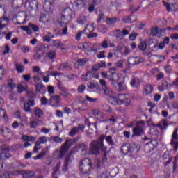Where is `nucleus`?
<instances>
[{
	"instance_id": "nucleus-1",
	"label": "nucleus",
	"mask_w": 178,
	"mask_h": 178,
	"mask_svg": "<svg viewBox=\"0 0 178 178\" xmlns=\"http://www.w3.org/2000/svg\"><path fill=\"white\" fill-rule=\"evenodd\" d=\"M104 140H105V136L101 135L97 140H92L90 143L89 149H90L91 154L98 155L101 149H107L108 147L104 145Z\"/></svg>"
},
{
	"instance_id": "nucleus-2",
	"label": "nucleus",
	"mask_w": 178,
	"mask_h": 178,
	"mask_svg": "<svg viewBox=\"0 0 178 178\" xmlns=\"http://www.w3.org/2000/svg\"><path fill=\"white\" fill-rule=\"evenodd\" d=\"M112 101L113 105H124L125 106L131 105V100L126 95H118L116 98H113Z\"/></svg>"
},
{
	"instance_id": "nucleus-3",
	"label": "nucleus",
	"mask_w": 178,
	"mask_h": 178,
	"mask_svg": "<svg viewBox=\"0 0 178 178\" xmlns=\"http://www.w3.org/2000/svg\"><path fill=\"white\" fill-rule=\"evenodd\" d=\"M92 168V163L90 159H83L80 161L79 170L83 175H88Z\"/></svg>"
},
{
	"instance_id": "nucleus-4",
	"label": "nucleus",
	"mask_w": 178,
	"mask_h": 178,
	"mask_svg": "<svg viewBox=\"0 0 178 178\" xmlns=\"http://www.w3.org/2000/svg\"><path fill=\"white\" fill-rule=\"evenodd\" d=\"M77 143V139H68L65 140V143L61 145L60 152V159H62L65 155H66V152H67L70 148L71 145Z\"/></svg>"
},
{
	"instance_id": "nucleus-5",
	"label": "nucleus",
	"mask_w": 178,
	"mask_h": 178,
	"mask_svg": "<svg viewBox=\"0 0 178 178\" xmlns=\"http://www.w3.org/2000/svg\"><path fill=\"white\" fill-rule=\"evenodd\" d=\"M90 44L89 43L85 42L79 44V48H80V49H84L86 55H90L92 52H95V54H96V52L98 51V47H99V44L95 43L92 47H90Z\"/></svg>"
},
{
	"instance_id": "nucleus-6",
	"label": "nucleus",
	"mask_w": 178,
	"mask_h": 178,
	"mask_svg": "<svg viewBox=\"0 0 178 178\" xmlns=\"http://www.w3.org/2000/svg\"><path fill=\"white\" fill-rule=\"evenodd\" d=\"M158 147V141L156 140H151L149 143H147L144 146V150L146 154H149Z\"/></svg>"
},
{
	"instance_id": "nucleus-7",
	"label": "nucleus",
	"mask_w": 178,
	"mask_h": 178,
	"mask_svg": "<svg viewBox=\"0 0 178 178\" xmlns=\"http://www.w3.org/2000/svg\"><path fill=\"white\" fill-rule=\"evenodd\" d=\"M178 128H176L172 134L170 145L172 147L174 151H177L178 149Z\"/></svg>"
},
{
	"instance_id": "nucleus-8",
	"label": "nucleus",
	"mask_w": 178,
	"mask_h": 178,
	"mask_svg": "<svg viewBox=\"0 0 178 178\" xmlns=\"http://www.w3.org/2000/svg\"><path fill=\"white\" fill-rule=\"evenodd\" d=\"M121 151L124 155H127L129 152L131 154H133V152H138L139 149H133L131 145H130V143H127L122 146Z\"/></svg>"
},
{
	"instance_id": "nucleus-9",
	"label": "nucleus",
	"mask_w": 178,
	"mask_h": 178,
	"mask_svg": "<svg viewBox=\"0 0 178 178\" xmlns=\"http://www.w3.org/2000/svg\"><path fill=\"white\" fill-rule=\"evenodd\" d=\"M151 34L152 35H153V37H155L157 35V37L161 38V37H162V35L165 34V30L159 29L157 27H154L152 29Z\"/></svg>"
},
{
	"instance_id": "nucleus-10",
	"label": "nucleus",
	"mask_w": 178,
	"mask_h": 178,
	"mask_svg": "<svg viewBox=\"0 0 178 178\" xmlns=\"http://www.w3.org/2000/svg\"><path fill=\"white\" fill-rule=\"evenodd\" d=\"M130 86L133 88H138L141 86V81L137 76H133L130 81Z\"/></svg>"
},
{
	"instance_id": "nucleus-11",
	"label": "nucleus",
	"mask_w": 178,
	"mask_h": 178,
	"mask_svg": "<svg viewBox=\"0 0 178 178\" xmlns=\"http://www.w3.org/2000/svg\"><path fill=\"white\" fill-rule=\"evenodd\" d=\"M102 91L106 97H109V98H111L110 102L112 104V102H113V100L112 99H113V98H116V97H115V92L112 91V90H111L109 88H106L103 89Z\"/></svg>"
},
{
	"instance_id": "nucleus-12",
	"label": "nucleus",
	"mask_w": 178,
	"mask_h": 178,
	"mask_svg": "<svg viewBox=\"0 0 178 178\" xmlns=\"http://www.w3.org/2000/svg\"><path fill=\"white\" fill-rule=\"evenodd\" d=\"M143 58H140L138 57H131L128 59V63L131 66H134V65H140V63H143Z\"/></svg>"
},
{
	"instance_id": "nucleus-13",
	"label": "nucleus",
	"mask_w": 178,
	"mask_h": 178,
	"mask_svg": "<svg viewBox=\"0 0 178 178\" xmlns=\"http://www.w3.org/2000/svg\"><path fill=\"white\" fill-rule=\"evenodd\" d=\"M44 8L48 10V12H52L54 8H55V0H46L44 1Z\"/></svg>"
},
{
	"instance_id": "nucleus-14",
	"label": "nucleus",
	"mask_w": 178,
	"mask_h": 178,
	"mask_svg": "<svg viewBox=\"0 0 178 178\" xmlns=\"http://www.w3.org/2000/svg\"><path fill=\"white\" fill-rule=\"evenodd\" d=\"M132 132V137H140V136L144 133V129H143V127L138 126L133 128Z\"/></svg>"
},
{
	"instance_id": "nucleus-15",
	"label": "nucleus",
	"mask_w": 178,
	"mask_h": 178,
	"mask_svg": "<svg viewBox=\"0 0 178 178\" xmlns=\"http://www.w3.org/2000/svg\"><path fill=\"white\" fill-rule=\"evenodd\" d=\"M72 156V153H70L67 154V156L65 158L64 164L62 168V170L63 172H67V169L69 168V163L72 162V160H70V158Z\"/></svg>"
},
{
	"instance_id": "nucleus-16",
	"label": "nucleus",
	"mask_w": 178,
	"mask_h": 178,
	"mask_svg": "<svg viewBox=\"0 0 178 178\" xmlns=\"http://www.w3.org/2000/svg\"><path fill=\"white\" fill-rule=\"evenodd\" d=\"M61 15H63V16H65L67 17V19H71L72 17V15H73V12L72 11V8H65Z\"/></svg>"
},
{
	"instance_id": "nucleus-17",
	"label": "nucleus",
	"mask_w": 178,
	"mask_h": 178,
	"mask_svg": "<svg viewBox=\"0 0 178 178\" xmlns=\"http://www.w3.org/2000/svg\"><path fill=\"white\" fill-rule=\"evenodd\" d=\"M108 80H110V81H119V74L116 72H108Z\"/></svg>"
},
{
	"instance_id": "nucleus-18",
	"label": "nucleus",
	"mask_w": 178,
	"mask_h": 178,
	"mask_svg": "<svg viewBox=\"0 0 178 178\" xmlns=\"http://www.w3.org/2000/svg\"><path fill=\"white\" fill-rule=\"evenodd\" d=\"M136 20H137V17H136V15L124 17L122 19L124 23H134Z\"/></svg>"
},
{
	"instance_id": "nucleus-19",
	"label": "nucleus",
	"mask_w": 178,
	"mask_h": 178,
	"mask_svg": "<svg viewBox=\"0 0 178 178\" xmlns=\"http://www.w3.org/2000/svg\"><path fill=\"white\" fill-rule=\"evenodd\" d=\"M58 70H60V71H62V70L70 71V70H72V65H70L69 63H61L58 66Z\"/></svg>"
},
{
	"instance_id": "nucleus-20",
	"label": "nucleus",
	"mask_w": 178,
	"mask_h": 178,
	"mask_svg": "<svg viewBox=\"0 0 178 178\" xmlns=\"http://www.w3.org/2000/svg\"><path fill=\"white\" fill-rule=\"evenodd\" d=\"M35 87L36 92H41L42 94H43V92H45V90H47L45 86H44L41 83H38Z\"/></svg>"
},
{
	"instance_id": "nucleus-21",
	"label": "nucleus",
	"mask_w": 178,
	"mask_h": 178,
	"mask_svg": "<svg viewBox=\"0 0 178 178\" xmlns=\"http://www.w3.org/2000/svg\"><path fill=\"white\" fill-rule=\"evenodd\" d=\"M93 115L97 120H102L105 118V115L99 110H93Z\"/></svg>"
},
{
	"instance_id": "nucleus-22",
	"label": "nucleus",
	"mask_w": 178,
	"mask_h": 178,
	"mask_svg": "<svg viewBox=\"0 0 178 178\" xmlns=\"http://www.w3.org/2000/svg\"><path fill=\"white\" fill-rule=\"evenodd\" d=\"M46 58H48L51 62H54L56 58V51H50L46 53Z\"/></svg>"
},
{
	"instance_id": "nucleus-23",
	"label": "nucleus",
	"mask_w": 178,
	"mask_h": 178,
	"mask_svg": "<svg viewBox=\"0 0 178 178\" xmlns=\"http://www.w3.org/2000/svg\"><path fill=\"white\" fill-rule=\"evenodd\" d=\"M90 31H89V33H87L88 38H95L98 37V33H93L94 31V24L90 25Z\"/></svg>"
},
{
	"instance_id": "nucleus-24",
	"label": "nucleus",
	"mask_w": 178,
	"mask_h": 178,
	"mask_svg": "<svg viewBox=\"0 0 178 178\" xmlns=\"http://www.w3.org/2000/svg\"><path fill=\"white\" fill-rule=\"evenodd\" d=\"M55 35H52L51 32H47L46 35L42 36L44 42H51V38H54Z\"/></svg>"
},
{
	"instance_id": "nucleus-25",
	"label": "nucleus",
	"mask_w": 178,
	"mask_h": 178,
	"mask_svg": "<svg viewBox=\"0 0 178 178\" xmlns=\"http://www.w3.org/2000/svg\"><path fill=\"white\" fill-rule=\"evenodd\" d=\"M61 163L60 162L58 163L56 166L53 169V172H52V177L54 178H58L56 176V173H59V170L60 169Z\"/></svg>"
},
{
	"instance_id": "nucleus-26",
	"label": "nucleus",
	"mask_w": 178,
	"mask_h": 178,
	"mask_svg": "<svg viewBox=\"0 0 178 178\" xmlns=\"http://www.w3.org/2000/svg\"><path fill=\"white\" fill-rule=\"evenodd\" d=\"M47 152H48V149H42V152L40 154H38L35 156L33 159L37 160V159H42V158H44L45 155H47Z\"/></svg>"
},
{
	"instance_id": "nucleus-27",
	"label": "nucleus",
	"mask_w": 178,
	"mask_h": 178,
	"mask_svg": "<svg viewBox=\"0 0 178 178\" xmlns=\"http://www.w3.org/2000/svg\"><path fill=\"white\" fill-rule=\"evenodd\" d=\"M88 26H90V24H87V25L85 26V29L83 30V31H78V33H76V36H75V40L76 41H80V38H81V35H83V33H86V30H87V29H88Z\"/></svg>"
},
{
	"instance_id": "nucleus-28",
	"label": "nucleus",
	"mask_w": 178,
	"mask_h": 178,
	"mask_svg": "<svg viewBox=\"0 0 178 178\" xmlns=\"http://www.w3.org/2000/svg\"><path fill=\"white\" fill-rule=\"evenodd\" d=\"M76 22L79 24H86V23H87V16L86 15L79 16Z\"/></svg>"
},
{
	"instance_id": "nucleus-29",
	"label": "nucleus",
	"mask_w": 178,
	"mask_h": 178,
	"mask_svg": "<svg viewBox=\"0 0 178 178\" xmlns=\"http://www.w3.org/2000/svg\"><path fill=\"white\" fill-rule=\"evenodd\" d=\"M144 91L145 94L148 95V94H151V92L154 91V87H152L151 85H145L144 87Z\"/></svg>"
},
{
	"instance_id": "nucleus-30",
	"label": "nucleus",
	"mask_w": 178,
	"mask_h": 178,
	"mask_svg": "<svg viewBox=\"0 0 178 178\" xmlns=\"http://www.w3.org/2000/svg\"><path fill=\"white\" fill-rule=\"evenodd\" d=\"M23 178H34V172L24 170L23 173Z\"/></svg>"
},
{
	"instance_id": "nucleus-31",
	"label": "nucleus",
	"mask_w": 178,
	"mask_h": 178,
	"mask_svg": "<svg viewBox=\"0 0 178 178\" xmlns=\"http://www.w3.org/2000/svg\"><path fill=\"white\" fill-rule=\"evenodd\" d=\"M119 33L118 35H120V38H124V35H129L130 34V31L124 29L122 30V32L120 31V30L117 31Z\"/></svg>"
},
{
	"instance_id": "nucleus-32",
	"label": "nucleus",
	"mask_w": 178,
	"mask_h": 178,
	"mask_svg": "<svg viewBox=\"0 0 178 178\" xmlns=\"http://www.w3.org/2000/svg\"><path fill=\"white\" fill-rule=\"evenodd\" d=\"M72 20V19H67L66 16H63V14H61V21L60 22V26L63 24H68V23Z\"/></svg>"
},
{
	"instance_id": "nucleus-33",
	"label": "nucleus",
	"mask_w": 178,
	"mask_h": 178,
	"mask_svg": "<svg viewBox=\"0 0 178 178\" xmlns=\"http://www.w3.org/2000/svg\"><path fill=\"white\" fill-rule=\"evenodd\" d=\"M138 49H140V51H142V52H145V49H147V42H141L138 45Z\"/></svg>"
},
{
	"instance_id": "nucleus-34",
	"label": "nucleus",
	"mask_w": 178,
	"mask_h": 178,
	"mask_svg": "<svg viewBox=\"0 0 178 178\" xmlns=\"http://www.w3.org/2000/svg\"><path fill=\"white\" fill-rule=\"evenodd\" d=\"M50 100L55 101L56 104H60V101H62V98L60 97V96L55 95L51 97Z\"/></svg>"
},
{
	"instance_id": "nucleus-35",
	"label": "nucleus",
	"mask_w": 178,
	"mask_h": 178,
	"mask_svg": "<svg viewBox=\"0 0 178 178\" xmlns=\"http://www.w3.org/2000/svg\"><path fill=\"white\" fill-rule=\"evenodd\" d=\"M44 115V111L39 108H35V116L37 118H41Z\"/></svg>"
},
{
	"instance_id": "nucleus-36",
	"label": "nucleus",
	"mask_w": 178,
	"mask_h": 178,
	"mask_svg": "<svg viewBox=\"0 0 178 178\" xmlns=\"http://www.w3.org/2000/svg\"><path fill=\"white\" fill-rule=\"evenodd\" d=\"M6 74V70L3 66L0 65V80L5 79V76Z\"/></svg>"
},
{
	"instance_id": "nucleus-37",
	"label": "nucleus",
	"mask_w": 178,
	"mask_h": 178,
	"mask_svg": "<svg viewBox=\"0 0 178 178\" xmlns=\"http://www.w3.org/2000/svg\"><path fill=\"white\" fill-rule=\"evenodd\" d=\"M88 88L90 90H94L95 88H98V83L95 81L89 82L88 83Z\"/></svg>"
},
{
	"instance_id": "nucleus-38",
	"label": "nucleus",
	"mask_w": 178,
	"mask_h": 178,
	"mask_svg": "<svg viewBox=\"0 0 178 178\" xmlns=\"http://www.w3.org/2000/svg\"><path fill=\"white\" fill-rule=\"evenodd\" d=\"M88 62V60H87L86 58H79L76 60L78 66H84V65H86Z\"/></svg>"
},
{
	"instance_id": "nucleus-39",
	"label": "nucleus",
	"mask_w": 178,
	"mask_h": 178,
	"mask_svg": "<svg viewBox=\"0 0 178 178\" xmlns=\"http://www.w3.org/2000/svg\"><path fill=\"white\" fill-rule=\"evenodd\" d=\"M51 141H53V143H57L60 144V143L63 142V139L60 138L59 136H52L50 138Z\"/></svg>"
},
{
	"instance_id": "nucleus-40",
	"label": "nucleus",
	"mask_w": 178,
	"mask_h": 178,
	"mask_svg": "<svg viewBox=\"0 0 178 178\" xmlns=\"http://www.w3.org/2000/svg\"><path fill=\"white\" fill-rule=\"evenodd\" d=\"M11 165H15L13 169H20V168H26V165L22 164L20 161H17L15 163H13Z\"/></svg>"
},
{
	"instance_id": "nucleus-41",
	"label": "nucleus",
	"mask_w": 178,
	"mask_h": 178,
	"mask_svg": "<svg viewBox=\"0 0 178 178\" xmlns=\"http://www.w3.org/2000/svg\"><path fill=\"white\" fill-rule=\"evenodd\" d=\"M36 137H34V136H22V140L24 141H35L36 140Z\"/></svg>"
},
{
	"instance_id": "nucleus-42",
	"label": "nucleus",
	"mask_w": 178,
	"mask_h": 178,
	"mask_svg": "<svg viewBox=\"0 0 178 178\" xmlns=\"http://www.w3.org/2000/svg\"><path fill=\"white\" fill-rule=\"evenodd\" d=\"M152 58H154V59H156L157 62H163L165 60V56L162 55H153Z\"/></svg>"
},
{
	"instance_id": "nucleus-43",
	"label": "nucleus",
	"mask_w": 178,
	"mask_h": 178,
	"mask_svg": "<svg viewBox=\"0 0 178 178\" xmlns=\"http://www.w3.org/2000/svg\"><path fill=\"white\" fill-rule=\"evenodd\" d=\"M60 95L64 98H72V94L67 92V90H66V89L65 90H63V92H60Z\"/></svg>"
},
{
	"instance_id": "nucleus-44",
	"label": "nucleus",
	"mask_w": 178,
	"mask_h": 178,
	"mask_svg": "<svg viewBox=\"0 0 178 178\" xmlns=\"http://www.w3.org/2000/svg\"><path fill=\"white\" fill-rule=\"evenodd\" d=\"M77 133H79V128L73 127L70 131L69 136H70V137H74Z\"/></svg>"
},
{
	"instance_id": "nucleus-45",
	"label": "nucleus",
	"mask_w": 178,
	"mask_h": 178,
	"mask_svg": "<svg viewBox=\"0 0 178 178\" xmlns=\"http://www.w3.org/2000/svg\"><path fill=\"white\" fill-rule=\"evenodd\" d=\"M1 151H3V152H8V151H10V146L6 145V144H3L1 145Z\"/></svg>"
},
{
	"instance_id": "nucleus-46",
	"label": "nucleus",
	"mask_w": 178,
	"mask_h": 178,
	"mask_svg": "<svg viewBox=\"0 0 178 178\" xmlns=\"http://www.w3.org/2000/svg\"><path fill=\"white\" fill-rule=\"evenodd\" d=\"M106 141L108 145H111V146L115 145V142H113V139L111 136L106 137Z\"/></svg>"
},
{
	"instance_id": "nucleus-47",
	"label": "nucleus",
	"mask_w": 178,
	"mask_h": 178,
	"mask_svg": "<svg viewBox=\"0 0 178 178\" xmlns=\"http://www.w3.org/2000/svg\"><path fill=\"white\" fill-rule=\"evenodd\" d=\"M40 22L42 23H48V22H49V17H47L45 15H42L40 16Z\"/></svg>"
},
{
	"instance_id": "nucleus-48",
	"label": "nucleus",
	"mask_w": 178,
	"mask_h": 178,
	"mask_svg": "<svg viewBox=\"0 0 178 178\" xmlns=\"http://www.w3.org/2000/svg\"><path fill=\"white\" fill-rule=\"evenodd\" d=\"M16 70L19 73H23L24 72V67L19 64H15Z\"/></svg>"
},
{
	"instance_id": "nucleus-49",
	"label": "nucleus",
	"mask_w": 178,
	"mask_h": 178,
	"mask_svg": "<svg viewBox=\"0 0 178 178\" xmlns=\"http://www.w3.org/2000/svg\"><path fill=\"white\" fill-rule=\"evenodd\" d=\"M53 45L54 47H56V48H60L63 47V43L59 40H54L53 41Z\"/></svg>"
},
{
	"instance_id": "nucleus-50",
	"label": "nucleus",
	"mask_w": 178,
	"mask_h": 178,
	"mask_svg": "<svg viewBox=\"0 0 178 178\" xmlns=\"http://www.w3.org/2000/svg\"><path fill=\"white\" fill-rule=\"evenodd\" d=\"M40 148L41 147H40V142H35L33 151V154H37L38 151H40Z\"/></svg>"
},
{
	"instance_id": "nucleus-51",
	"label": "nucleus",
	"mask_w": 178,
	"mask_h": 178,
	"mask_svg": "<svg viewBox=\"0 0 178 178\" xmlns=\"http://www.w3.org/2000/svg\"><path fill=\"white\" fill-rule=\"evenodd\" d=\"M127 87L126 85H124V82H119L118 83V91H124L126 90Z\"/></svg>"
},
{
	"instance_id": "nucleus-52",
	"label": "nucleus",
	"mask_w": 178,
	"mask_h": 178,
	"mask_svg": "<svg viewBox=\"0 0 178 178\" xmlns=\"http://www.w3.org/2000/svg\"><path fill=\"white\" fill-rule=\"evenodd\" d=\"M5 158H6V159L10 158V154L1 152L0 154V159H5Z\"/></svg>"
},
{
	"instance_id": "nucleus-53",
	"label": "nucleus",
	"mask_w": 178,
	"mask_h": 178,
	"mask_svg": "<svg viewBox=\"0 0 178 178\" xmlns=\"http://www.w3.org/2000/svg\"><path fill=\"white\" fill-rule=\"evenodd\" d=\"M22 3H23V1L22 0H13V5H14V6H16L17 8L22 6Z\"/></svg>"
},
{
	"instance_id": "nucleus-54",
	"label": "nucleus",
	"mask_w": 178,
	"mask_h": 178,
	"mask_svg": "<svg viewBox=\"0 0 178 178\" xmlns=\"http://www.w3.org/2000/svg\"><path fill=\"white\" fill-rule=\"evenodd\" d=\"M29 27L31 28V29L33 30V31L35 33L40 30V28H38V26L34 25L33 23H29Z\"/></svg>"
},
{
	"instance_id": "nucleus-55",
	"label": "nucleus",
	"mask_w": 178,
	"mask_h": 178,
	"mask_svg": "<svg viewBox=\"0 0 178 178\" xmlns=\"http://www.w3.org/2000/svg\"><path fill=\"white\" fill-rule=\"evenodd\" d=\"M0 131L3 136H5L6 133H10V129H8L7 127H1L0 128Z\"/></svg>"
},
{
	"instance_id": "nucleus-56",
	"label": "nucleus",
	"mask_w": 178,
	"mask_h": 178,
	"mask_svg": "<svg viewBox=\"0 0 178 178\" xmlns=\"http://www.w3.org/2000/svg\"><path fill=\"white\" fill-rule=\"evenodd\" d=\"M85 98H86V101H88L89 102H93L94 104H95L97 102V101H98L97 98H92L88 95H86Z\"/></svg>"
},
{
	"instance_id": "nucleus-57",
	"label": "nucleus",
	"mask_w": 178,
	"mask_h": 178,
	"mask_svg": "<svg viewBox=\"0 0 178 178\" xmlns=\"http://www.w3.org/2000/svg\"><path fill=\"white\" fill-rule=\"evenodd\" d=\"M47 141V136H42L39 138L37 142H39V145H40V144H45Z\"/></svg>"
},
{
	"instance_id": "nucleus-58",
	"label": "nucleus",
	"mask_w": 178,
	"mask_h": 178,
	"mask_svg": "<svg viewBox=\"0 0 178 178\" xmlns=\"http://www.w3.org/2000/svg\"><path fill=\"white\" fill-rule=\"evenodd\" d=\"M105 54H106L105 51H100L97 56L98 59H105V58H106Z\"/></svg>"
},
{
	"instance_id": "nucleus-59",
	"label": "nucleus",
	"mask_w": 178,
	"mask_h": 178,
	"mask_svg": "<svg viewBox=\"0 0 178 178\" xmlns=\"http://www.w3.org/2000/svg\"><path fill=\"white\" fill-rule=\"evenodd\" d=\"M78 92L79 93H83L84 92V91H86V86L84 85H80L79 86H78V89H77Z\"/></svg>"
},
{
	"instance_id": "nucleus-60",
	"label": "nucleus",
	"mask_w": 178,
	"mask_h": 178,
	"mask_svg": "<svg viewBox=\"0 0 178 178\" xmlns=\"http://www.w3.org/2000/svg\"><path fill=\"white\" fill-rule=\"evenodd\" d=\"M164 69L168 74H170L172 73V66L170 65H167L164 67Z\"/></svg>"
},
{
	"instance_id": "nucleus-61",
	"label": "nucleus",
	"mask_w": 178,
	"mask_h": 178,
	"mask_svg": "<svg viewBox=\"0 0 178 178\" xmlns=\"http://www.w3.org/2000/svg\"><path fill=\"white\" fill-rule=\"evenodd\" d=\"M123 63H124V60H119L115 63V66L122 68L123 67Z\"/></svg>"
},
{
	"instance_id": "nucleus-62",
	"label": "nucleus",
	"mask_w": 178,
	"mask_h": 178,
	"mask_svg": "<svg viewBox=\"0 0 178 178\" xmlns=\"http://www.w3.org/2000/svg\"><path fill=\"white\" fill-rule=\"evenodd\" d=\"M8 87L11 90H13L16 87V85L12 83V79L8 80Z\"/></svg>"
},
{
	"instance_id": "nucleus-63",
	"label": "nucleus",
	"mask_w": 178,
	"mask_h": 178,
	"mask_svg": "<svg viewBox=\"0 0 178 178\" xmlns=\"http://www.w3.org/2000/svg\"><path fill=\"white\" fill-rule=\"evenodd\" d=\"M116 22V18H107L106 22L107 24H113Z\"/></svg>"
},
{
	"instance_id": "nucleus-64",
	"label": "nucleus",
	"mask_w": 178,
	"mask_h": 178,
	"mask_svg": "<svg viewBox=\"0 0 178 178\" xmlns=\"http://www.w3.org/2000/svg\"><path fill=\"white\" fill-rule=\"evenodd\" d=\"M137 35H138V34H137V33H131L129 35V40H131V41H134V40H136V38H137Z\"/></svg>"
}]
</instances>
